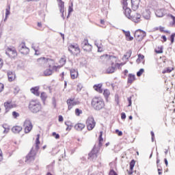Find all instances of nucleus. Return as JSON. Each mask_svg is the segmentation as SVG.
Returning a JSON list of instances; mask_svg holds the SVG:
<instances>
[{"label":"nucleus","mask_w":175,"mask_h":175,"mask_svg":"<svg viewBox=\"0 0 175 175\" xmlns=\"http://www.w3.org/2000/svg\"><path fill=\"white\" fill-rule=\"evenodd\" d=\"M124 10V14L126 16V17H127V18H131V13L132 12V10H131V8H126L125 9H123Z\"/></svg>","instance_id":"a878e982"},{"label":"nucleus","mask_w":175,"mask_h":175,"mask_svg":"<svg viewBox=\"0 0 175 175\" xmlns=\"http://www.w3.org/2000/svg\"><path fill=\"white\" fill-rule=\"evenodd\" d=\"M109 175H118V174H117V172H116V171H114V170H111L110 171H109Z\"/></svg>","instance_id":"4d7b16f0"},{"label":"nucleus","mask_w":175,"mask_h":175,"mask_svg":"<svg viewBox=\"0 0 175 175\" xmlns=\"http://www.w3.org/2000/svg\"><path fill=\"white\" fill-rule=\"evenodd\" d=\"M123 1V9L128 8V0H122Z\"/></svg>","instance_id":"de8ad7c7"},{"label":"nucleus","mask_w":175,"mask_h":175,"mask_svg":"<svg viewBox=\"0 0 175 175\" xmlns=\"http://www.w3.org/2000/svg\"><path fill=\"white\" fill-rule=\"evenodd\" d=\"M159 31H160V32H165V33H170V31H167V30L165 31V27H160Z\"/></svg>","instance_id":"c03bdc74"},{"label":"nucleus","mask_w":175,"mask_h":175,"mask_svg":"<svg viewBox=\"0 0 175 175\" xmlns=\"http://www.w3.org/2000/svg\"><path fill=\"white\" fill-rule=\"evenodd\" d=\"M91 105L94 110L99 111L105 107V101L100 97H94L92 99Z\"/></svg>","instance_id":"f257e3e1"},{"label":"nucleus","mask_w":175,"mask_h":175,"mask_svg":"<svg viewBox=\"0 0 175 175\" xmlns=\"http://www.w3.org/2000/svg\"><path fill=\"white\" fill-rule=\"evenodd\" d=\"M38 62L41 64V65H43V64H52V65H54V60L46 58V57H40L37 59Z\"/></svg>","instance_id":"ddd939ff"},{"label":"nucleus","mask_w":175,"mask_h":175,"mask_svg":"<svg viewBox=\"0 0 175 175\" xmlns=\"http://www.w3.org/2000/svg\"><path fill=\"white\" fill-rule=\"evenodd\" d=\"M31 49H33V50L35 51L39 49V45L38 44H32Z\"/></svg>","instance_id":"a19ab883"},{"label":"nucleus","mask_w":175,"mask_h":175,"mask_svg":"<svg viewBox=\"0 0 175 175\" xmlns=\"http://www.w3.org/2000/svg\"><path fill=\"white\" fill-rule=\"evenodd\" d=\"M14 90V94H18L20 92V88L18 86H16Z\"/></svg>","instance_id":"8fccbe9b"},{"label":"nucleus","mask_w":175,"mask_h":175,"mask_svg":"<svg viewBox=\"0 0 175 175\" xmlns=\"http://www.w3.org/2000/svg\"><path fill=\"white\" fill-rule=\"evenodd\" d=\"M103 95H104L105 98H109V96H110V90H109L107 89L104 90Z\"/></svg>","instance_id":"f704fd0d"},{"label":"nucleus","mask_w":175,"mask_h":175,"mask_svg":"<svg viewBox=\"0 0 175 175\" xmlns=\"http://www.w3.org/2000/svg\"><path fill=\"white\" fill-rule=\"evenodd\" d=\"M59 122H62V121H64V117H62V116H59Z\"/></svg>","instance_id":"338daca9"},{"label":"nucleus","mask_w":175,"mask_h":175,"mask_svg":"<svg viewBox=\"0 0 175 175\" xmlns=\"http://www.w3.org/2000/svg\"><path fill=\"white\" fill-rule=\"evenodd\" d=\"M2 127L4 129L3 133H9V131H10V126L8 125V124H3Z\"/></svg>","instance_id":"cd10ccee"},{"label":"nucleus","mask_w":175,"mask_h":175,"mask_svg":"<svg viewBox=\"0 0 175 175\" xmlns=\"http://www.w3.org/2000/svg\"><path fill=\"white\" fill-rule=\"evenodd\" d=\"M135 80H136V77L135 76V75L129 74L127 83L129 84H132V83H133V81H135Z\"/></svg>","instance_id":"b1692460"},{"label":"nucleus","mask_w":175,"mask_h":175,"mask_svg":"<svg viewBox=\"0 0 175 175\" xmlns=\"http://www.w3.org/2000/svg\"><path fill=\"white\" fill-rule=\"evenodd\" d=\"M174 38H175V33H173L170 37V40L172 43V44H173V43H174Z\"/></svg>","instance_id":"ea45409f"},{"label":"nucleus","mask_w":175,"mask_h":175,"mask_svg":"<svg viewBox=\"0 0 175 175\" xmlns=\"http://www.w3.org/2000/svg\"><path fill=\"white\" fill-rule=\"evenodd\" d=\"M66 103L68 105V110H72L73 106H76L80 103V101L75 100V98H69L67 100Z\"/></svg>","instance_id":"9b49d317"},{"label":"nucleus","mask_w":175,"mask_h":175,"mask_svg":"<svg viewBox=\"0 0 175 175\" xmlns=\"http://www.w3.org/2000/svg\"><path fill=\"white\" fill-rule=\"evenodd\" d=\"M4 107L5 109V113H9L11 109H13V107H14V105L12 103V101H7L4 103Z\"/></svg>","instance_id":"4468645a"},{"label":"nucleus","mask_w":175,"mask_h":175,"mask_svg":"<svg viewBox=\"0 0 175 175\" xmlns=\"http://www.w3.org/2000/svg\"><path fill=\"white\" fill-rule=\"evenodd\" d=\"M109 59L111 61L112 66L109 67L106 70V73L110 75V73H114V71L116 70V67H114V62H117V57L116 56L111 55L109 56Z\"/></svg>","instance_id":"20e7f679"},{"label":"nucleus","mask_w":175,"mask_h":175,"mask_svg":"<svg viewBox=\"0 0 175 175\" xmlns=\"http://www.w3.org/2000/svg\"><path fill=\"white\" fill-rule=\"evenodd\" d=\"M142 59H144V56L142 54H139L137 61H142Z\"/></svg>","instance_id":"864d4df0"},{"label":"nucleus","mask_w":175,"mask_h":175,"mask_svg":"<svg viewBox=\"0 0 175 175\" xmlns=\"http://www.w3.org/2000/svg\"><path fill=\"white\" fill-rule=\"evenodd\" d=\"M140 5V0H131V8L133 10H137Z\"/></svg>","instance_id":"dca6fc26"},{"label":"nucleus","mask_w":175,"mask_h":175,"mask_svg":"<svg viewBox=\"0 0 175 175\" xmlns=\"http://www.w3.org/2000/svg\"><path fill=\"white\" fill-rule=\"evenodd\" d=\"M85 128V124L82 123H78L75 126V129H76V131H83V129H84Z\"/></svg>","instance_id":"5701e85b"},{"label":"nucleus","mask_w":175,"mask_h":175,"mask_svg":"<svg viewBox=\"0 0 175 175\" xmlns=\"http://www.w3.org/2000/svg\"><path fill=\"white\" fill-rule=\"evenodd\" d=\"M150 135L152 136V142H154V139H155V134L154 133V131H151Z\"/></svg>","instance_id":"680f3d73"},{"label":"nucleus","mask_w":175,"mask_h":175,"mask_svg":"<svg viewBox=\"0 0 175 175\" xmlns=\"http://www.w3.org/2000/svg\"><path fill=\"white\" fill-rule=\"evenodd\" d=\"M30 91L31 94H33V95H36V96H39V95H40V93L39 92V87L38 86L31 88Z\"/></svg>","instance_id":"6ab92c4d"},{"label":"nucleus","mask_w":175,"mask_h":175,"mask_svg":"<svg viewBox=\"0 0 175 175\" xmlns=\"http://www.w3.org/2000/svg\"><path fill=\"white\" fill-rule=\"evenodd\" d=\"M135 161L133 159L131 160V161L130 162V170H133V168L135 167Z\"/></svg>","instance_id":"4c0bfd02"},{"label":"nucleus","mask_w":175,"mask_h":175,"mask_svg":"<svg viewBox=\"0 0 175 175\" xmlns=\"http://www.w3.org/2000/svg\"><path fill=\"white\" fill-rule=\"evenodd\" d=\"M72 12H73V4H72V5L69 6L68 8V15L67 16V18H69V14H70V13H72Z\"/></svg>","instance_id":"79ce46f5"},{"label":"nucleus","mask_w":175,"mask_h":175,"mask_svg":"<svg viewBox=\"0 0 175 175\" xmlns=\"http://www.w3.org/2000/svg\"><path fill=\"white\" fill-rule=\"evenodd\" d=\"M115 100H116L117 105H119L120 100H119L118 94H116L115 95Z\"/></svg>","instance_id":"6e6d98bb"},{"label":"nucleus","mask_w":175,"mask_h":175,"mask_svg":"<svg viewBox=\"0 0 175 175\" xmlns=\"http://www.w3.org/2000/svg\"><path fill=\"white\" fill-rule=\"evenodd\" d=\"M146 31L142 29H137L134 33V36L138 42H142L146 38Z\"/></svg>","instance_id":"423d86ee"},{"label":"nucleus","mask_w":175,"mask_h":175,"mask_svg":"<svg viewBox=\"0 0 175 175\" xmlns=\"http://www.w3.org/2000/svg\"><path fill=\"white\" fill-rule=\"evenodd\" d=\"M40 144V141L39 140V135H38V137L36 139V150L38 151L39 150V145Z\"/></svg>","instance_id":"72a5a7b5"},{"label":"nucleus","mask_w":175,"mask_h":175,"mask_svg":"<svg viewBox=\"0 0 175 175\" xmlns=\"http://www.w3.org/2000/svg\"><path fill=\"white\" fill-rule=\"evenodd\" d=\"M155 51L157 54H162V53H163V50L162 49V48H159V50H156Z\"/></svg>","instance_id":"bf43d9fd"},{"label":"nucleus","mask_w":175,"mask_h":175,"mask_svg":"<svg viewBox=\"0 0 175 175\" xmlns=\"http://www.w3.org/2000/svg\"><path fill=\"white\" fill-rule=\"evenodd\" d=\"M36 156V151L33 150V148H31L29 153L26 156L25 162L27 163H31L35 161V157Z\"/></svg>","instance_id":"6e6552de"},{"label":"nucleus","mask_w":175,"mask_h":175,"mask_svg":"<svg viewBox=\"0 0 175 175\" xmlns=\"http://www.w3.org/2000/svg\"><path fill=\"white\" fill-rule=\"evenodd\" d=\"M8 77L9 81H13V80H14V79H16V74H14L12 71H8Z\"/></svg>","instance_id":"4be33fe9"},{"label":"nucleus","mask_w":175,"mask_h":175,"mask_svg":"<svg viewBox=\"0 0 175 175\" xmlns=\"http://www.w3.org/2000/svg\"><path fill=\"white\" fill-rule=\"evenodd\" d=\"M81 46L85 53H91L92 51V45L88 43V39L85 38L81 43Z\"/></svg>","instance_id":"7ed1b4c3"},{"label":"nucleus","mask_w":175,"mask_h":175,"mask_svg":"<svg viewBox=\"0 0 175 175\" xmlns=\"http://www.w3.org/2000/svg\"><path fill=\"white\" fill-rule=\"evenodd\" d=\"M49 69H46L44 71V76H51L53 75V70H51V64L49 65Z\"/></svg>","instance_id":"412c9836"},{"label":"nucleus","mask_w":175,"mask_h":175,"mask_svg":"<svg viewBox=\"0 0 175 175\" xmlns=\"http://www.w3.org/2000/svg\"><path fill=\"white\" fill-rule=\"evenodd\" d=\"M121 118L122 120H125V118H126V115L125 114V113L122 112L121 113Z\"/></svg>","instance_id":"0e129e2a"},{"label":"nucleus","mask_w":175,"mask_h":175,"mask_svg":"<svg viewBox=\"0 0 175 175\" xmlns=\"http://www.w3.org/2000/svg\"><path fill=\"white\" fill-rule=\"evenodd\" d=\"M5 54L9 57V58H16L17 57V51H16V48L13 46H8L5 49Z\"/></svg>","instance_id":"39448f33"},{"label":"nucleus","mask_w":175,"mask_h":175,"mask_svg":"<svg viewBox=\"0 0 175 175\" xmlns=\"http://www.w3.org/2000/svg\"><path fill=\"white\" fill-rule=\"evenodd\" d=\"M3 88H5V85L3 83H0V92H2L3 91Z\"/></svg>","instance_id":"69168bd1"},{"label":"nucleus","mask_w":175,"mask_h":175,"mask_svg":"<svg viewBox=\"0 0 175 175\" xmlns=\"http://www.w3.org/2000/svg\"><path fill=\"white\" fill-rule=\"evenodd\" d=\"M123 32L125 34V36L126 38V40L132 41L133 40V37L131 36V31H125V30H123Z\"/></svg>","instance_id":"bb28decb"},{"label":"nucleus","mask_w":175,"mask_h":175,"mask_svg":"<svg viewBox=\"0 0 175 175\" xmlns=\"http://www.w3.org/2000/svg\"><path fill=\"white\" fill-rule=\"evenodd\" d=\"M132 55V51L129 50L126 52V53L124 55L123 59L126 58V59H129L131 58V56Z\"/></svg>","instance_id":"473e14b6"},{"label":"nucleus","mask_w":175,"mask_h":175,"mask_svg":"<svg viewBox=\"0 0 175 175\" xmlns=\"http://www.w3.org/2000/svg\"><path fill=\"white\" fill-rule=\"evenodd\" d=\"M23 131V127L20 126H14L12 128L13 133H19Z\"/></svg>","instance_id":"aec40b11"},{"label":"nucleus","mask_w":175,"mask_h":175,"mask_svg":"<svg viewBox=\"0 0 175 175\" xmlns=\"http://www.w3.org/2000/svg\"><path fill=\"white\" fill-rule=\"evenodd\" d=\"M143 73H144V68H141V69L137 72V77H140V76H142V75H143Z\"/></svg>","instance_id":"58836bf2"},{"label":"nucleus","mask_w":175,"mask_h":175,"mask_svg":"<svg viewBox=\"0 0 175 175\" xmlns=\"http://www.w3.org/2000/svg\"><path fill=\"white\" fill-rule=\"evenodd\" d=\"M116 133H118V135L119 136H122V131H120L118 130V129H116Z\"/></svg>","instance_id":"e2e57ef3"},{"label":"nucleus","mask_w":175,"mask_h":175,"mask_svg":"<svg viewBox=\"0 0 175 175\" xmlns=\"http://www.w3.org/2000/svg\"><path fill=\"white\" fill-rule=\"evenodd\" d=\"M82 88H83V85H81V83H79V84L77 85V91L78 92H80V91H81Z\"/></svg>","instance_id":"a18cd8bd"},{"label":"nucleus","mask_w":175,"mask_h":175,"mask_svg":"<svg viewBox=\"0 0 175 175\" xmlns=\"http://www.w3.org/2000/svg\"><path fill=\"white\" fill-rule=\"evenodd\" d=\"M65 125H66L67 128L66 129V131H70L72 129V122L67 121L65 122Z\"/></svg>","instance_id":"2f4dec72"},{"label":"nucleus","mask_w":175,"mask_h":175,"mask_svg":"<svg viewBox=\"0 0 175 175\" xmlns=\"http://www.w3.org/2000/svg\"><path fill=\"white\" fill-rule=\"evenodd\" d=\"M93 88L95 90V91L99 92V94H102V92H103V90L102 89V83L94 85Z\"/></svg>","instance_id":"a211bd4d"},{"label":"nucleus","mask_w":175,"mask_h":175,"mask_svg":"<svg viewBox=\"0 0 175 175\" xmlns=\"http://www.w3.org/2000/svg\"><path fill=\"white\" fill-rule=\"evenodd\" d=\"M5 10V17H8L10 14V5H8Z\"/></svg>","instance_id":"37998d69"},{"label":"nucleus","mask_w":175,"mask_h":175,"mask_svg":"<svg viewBox=\"0 0 175 175\" xmlns=\"http://www.w3.org/2000/svg\"><path fill=\"white\" fill-rule=\"evenodd\" d=\"M158 170V174L162 175V168H157Z\"/></svg>","instance_id":"774afa93"},{"label":"nucleus","mask_w":175,"mask_h":175,"mask_svg":"<svg viewBox=\"0 0 175 175\" xmlns=\"http://www.w3.org/2000/svg\"><path fill=\"white\" fill-rule=\"evenodd\" d=\"M59 1V10L62 12H64V6H65V3L62 1V0H57Z\"/></svg>","instance_id":"c756f323"},{"label":"nucleus","mask_w":175,"mask_h":175,"mask_svg":"<svg viewBox=\"0 0 175 175\" xmlns=\"http://www.w3.org/2000/svg\"><path fill=\"white\" fill-rule=\"evenodd\" d=\"M12 116H13L14 118H17V117H20V113H18L16 111H13Z\"/></svg>","instance_id":"09e8293b"},{"label":"nucleus","mask_w":175,"mask_h":175,"mask_svg":"<svg viewBox=\"0 0 175 175\" xmlns=\"http://www.w3.org/2000/svg\"><path fill=\"white\" fill-rule=\"evenodd\" d=\"M70 76H71V79H77V76H79V72L75 69H71Z\"/></svg>","instance_id":"393cba45"},{"label":"nucleus","mask_w":175,"mask_h":175,"mask_svg":"<svg viewBox=\"0 0 175 175\" xmlns=\"http://www.w3.org/2000/svg\"><path fill=\"white\" fill-rule=\"evenodd\" d=\"M70 47L75 50V51H77V53H80V48L79 47V45L76 44L75 45L71 44L70 45Z\"/></svg>","instance_id":"7c9ffc66"},{"label":"nucleus","mask_w":175,"mask_h":175,"mask_svg":"<svg viewBox=\"0 0 175 175\" xmlns=\"http://www.w3.org/2000/svg\"><path fill=\"white\" fill-rule=\"evenodd\" d=\"M58 68H59V66H51V69L52 71L53 70H55V72H57Z\"/></svg>","instance_id":"5fc2aeb1"},{"label":"nucleus","mask_w":175,"mask_h":175,"mask_svg":"<svg viewBox=\"0 0 175 175\" xmlns=\"http://www.w3.org/2000/svg\"><path fill=\"white\" fill-rule=\"evenodd\" d=\"M103 135V131H100V135L98 137L99 142H103V137H102Z\"/></svg>","instance_id":"3c124183"},{"label":"nucleus","mask_w":175,"mask_h":175,"mask_svg":"<svg viewBox=\"0 0 175 175\" xmlns=\"http://www.w3.org/2000/svg\"><path fill=\"white\" fill-rule=\"evenodd\" d=\"M23 126L25 128V133H29V132H31L33 128L32 122L28 119L24 122Z\"/></svg>","instance_id":"1a4fd4ad"},{"label":"nucleus","mask_w":175,"mask_h":175,"mask_svg":"<svg viewBox=\"0 0 175 175\" xmlns=\"http://www.w3.org/2000/svg\"><path fill=\"white\" fill-rule=\"evenodd\" d=\"M142 16L145 20H150L151 18V11L150 10H146L143 12Z\"/></svg>","instance_id":"f3484780"},{"label":"nucleus","mask_w":175,"mask_h":175,"mask_svg":"<svg viewBox=\"0 0 175 175\" xmlns=\"http://www.w3.org/2000/svg\"><path fill=\"white\" fill-rule=\"evenodd\" d=\"M157 17H163L165 14H163V10H157L155 12Z\"/></svg>","instance_id":"c85d7f7f"},{"label":"nucleus","mask_w":175,"mask_h":175,"mask_svg":"<svg viewBox=\"0 0 175 175\" xmlns=\"http://www.w3.org/2000/svg\"><path fill=\"white\" fill-rule=\"evenodd\" d=\"M127 100L129 102L128 107H130V106H132V96L127 98Z\"/></svg>","instance_id":"49530a36"},{"label":"nucleus","mask_w":175,"mask_h":175,"mask_svg":"<svg viewBox=\"0 0 175 175\" xmlns=\"http://www.w3.org/2000/svg\"><path fill=\"white\" fill-rule=\"evenodd\" d=\"M42 100H46L47 99V94L44 92H42L40 95Z\"/></svg>","instance_id":"c9c22d12"},{"label":"nucleus","mask_w":175,"mask_h":175,"mask_svg":"<svg viewBox=\"0 0 175 175\" xmlns=\"http://www.w3.org/2000/svg\"><path fill=\"white\" fill-rule=\"evenodd\" d=\"M59 63L62 64V65H65V64L66 63V59L62 57L59 60Z\"/></svg>","instance_id":"603ef678"},{"label":"nucleus","mask_w":175,"mask_h":175,"mask_svg":"<svg viewBox=\"0 0 175 175\" xmlns=\"http://www.w3.org/2000/svg\"><path fill=\"white\" fill-rule=\"evenodd\" d=\"M19 51L23 55H27L29 54V48L25 46V42H22L19 46Z\"/></svg>","instance_id":"f8f14e48"},{"label":"nucleus","mask_w":175,"mask_h":175,"mask_svg":"<svg viewBox=\"0 0 175 175\" xmlns=\"http://www.w3.org/2000/svg\"><path fill=\"white\" fill-rule=\"evenodd\" d=\"M99 152V148L94 146L91 152L89 153V159L94 161L98 158V152Z\"/></svg>","instance_id":"9d476101"},{"label":"nucleus","mask_w":175,"mask_h":175,"mask_svg":"<svg viewBox=\"0 0 175 175\" xmlns=\"http://www.w3.org/2000/svg\"><path fill=\"white\" fill-rule=\"evenodd\" d=\"M80 114H83V111L77 108L75 109V115L77 116V117H79V116H80Z\"/></svg>","instance_id":"e433bc0d"},{"label":"nucleus","mask_w":175,"mask_h":175,"mask_svg":"<svg viewBox=\"0 0 175 175\" xmlns=\"http://www.w3.org/2000/svg\"><path fill=\"white\" fill-rule=\"evenodd\" d=\"M52 135H53V136L55 137V139H59V134H57V133L53 132V133H52Z\"/></svg>","instance_id":"052dcab7"},{"label":"nucleus","mask_w":175,"mask_h":175,"mask_svg":"<svg viewBox=\"0 0 175 175\" xmlns=\"http://www.w3.org/2000/svg\"><path fill=\"white\" fill-rule=\"evenodd\" d=\"M29 110L33 114H36L42 110V104L38 100H31L29 103Z\"/></svg>","instance_id":"f03ea898"},{"label":"nucleus","mask_w":175,"mask_h":175,"mask_svg":"<svg viewBox=\"0 0 175 175\" xmlns=\"http://www.w3.org/2000/svg\"><path fill=\"white\" fill-rule=\"evenodd\" d=\"M142 17V15L136 13L134 15H132L129 18V20H131V21H133V23H139L140 21V18Z\"/></svg>","instance_id":"2eb2a0df"},{"label":"nucleus","mask_w":175,"mask_h":175,"mask_svg":"<svg viewBox=\"0 0 175 175\" xmlns=\"http://www.w3.org/2000/svg\"><path fill=\"white\" fill-rule=\"evenodd\" d=\"M86 125L88 131H92V129L95 128V126L96 125V122H95L94 117L88 118L86 120Z\"/></svg>","instance_id":"0eeeda50"},{"label":"nucleus","mask_w":175,"mask_h":175,"mask_svg":"<svg viewBox=\"0 0 175 175\" xmlns=\"http://www.w3.org/2000/svg\"><path fill=\"white\" fill-rule=\"evenodd\" d=\"M172 72V70L170 68H167L166 70H163L162 73L165 75V73H170Z\"/></svg>","instance_id":"13d9d810"}]
</instances>
